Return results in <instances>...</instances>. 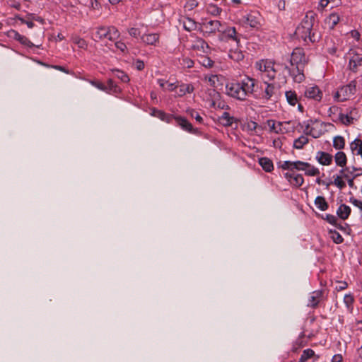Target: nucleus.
I'll return each instance as SVG.
<instances>
[{
    "mask_svg": "<svg viewBox=\"0 0 362 362\" xmlns=\"http://www.w3.org/2000/svg\"><path fill=\"white\" fill-rule=\"evenodd\" d=\"M304 67L300 66H286L285 69L288 71L290 76L296 83H301L305 79Z\"/></svg>",
    "mask_w": 362,
    "mask_h": 362,
    "instance_id": "nucleus-14",
    "label": "nucleus"
},
{
    "mask_svg": "<svg viewBox=\"0 0 362 362\" xmlns=\"http://www.w3.org/2000/svg\"><path fill=\"white\" fill-rule=\"evenodd\" d=\"M255 69L257 76L263 82L273 81L276 75L274 63L269 59H261L255 62Z\"/></svg>",
    "mask_w": 362,
    "mask_h": 362,
    "instance_id": "nucleus-3",
    "label": "nucleus"
},
{
    "mask_svg": "<svg viewBox=\"0 0 362 362\" xmlns=\"http://www.w3.org/2000/svg\"><path fill=\"white\" fill-rule=\"evenodd\" d=\"M358 110L354 107L343 108L338 114L337 118H332L334 122H339L348 126L354 123L358 118Z\"/></svg>",
    "mask_w": 362,
    "mask_h": 362,
    "instance_id": "nucleus-5",
    "label": "nucleus"
},
{
    "mask_svg": "<svg viewBox=\"0 0 362 362\" xmlns=\"http://www.w3.org/2000/svg\"><path fill=\"white\" fill-rule=\"evenodd\" d=\"M72 41L74 44H76L81 49H87L88 43L87 42L78 35H75L72 37Z\"/></svg>",
    "mask_w": 362,
    "mask_h": 362,
    "instance_id": "nucleus-41",
    "label": "nucleus"
},
{
    "mask_svg": "<svg viewBox=\"0 0 362 362\" xmlns=\"http://www.w3.org/2000/svg\"><path fill=\"white\" fill-rule=\"evenodd\" d=\"M343 14L344 13L341 10L332 12L325 18L324 23L325 26L329 30H333L339 22L344 21Z\"/></svg>",
    "mask_w": 362,
    "mask_h": 362,
    "instance_id": "nucleus-13",
    "label": "nucleus"
},
{
    "mask_svg": "<svg viewBox=\"0 0 362 362\" xmlns=\"http://www.w3.org/2000/svg\"><path fill=\"white\" fill-rule=\"evenodd\" d=\"M362 65V54H355L349 59V66L350 70L356 72L357 68Z\"/></svg>",
    "mask_w": 362,
    "mask_h": 362,
    "instance_id": "nucleus-26",
    "label": "nucleus"
},
{
    "mask_svg": "<svg viewBox=\"0 0 362 362\" xmlns=\"http://www.w3.org/2000/svg\"><path fill=\"white\" fill-rule=\"evenodd\" d=\"M356 90V81H351L348 84L340 87L334 94V100L337 102H342L349 99L354 95Z\"/></svg>",
    "mask_w": 362,
    "mask_h": 362,
    "instance_id": "nucleus-6",
    "label": "nucleus"
},
{
    "mask_svg": "<svg viewBox=\"0 0 362 362\" xmlns=\"http://www.w3.org/2000/svg\"><path fill=\"white\" fill-rule=\"evenodd\" d=\"M208 81L212 86H214L216 82L218 81V77L216 75H211L208 77Z\"/></svg>",
    "mask_w": 362,
    "mask_h": 362,
    "instance_id": "nucleus-60",
    "label": "nucleus"
},
{
    "mask_svg": "<svg viewBox=\"0 0 362 362\" xmlns=\"http://www.w3.org/2000/svg\"><path fill=\"white\" fill-rule=\"evenodd\" d=\"M343 107H339L336 105L331 106L328 110V113L330 117L333 116V118H337L340 110H342Z\"/></svg>",
    "mask_w": 362,
    "mask_h": 362,
    "instance_id": "nucleus-46",
    "label": "nucleus"
},
{
    "mask_svg": "<svg viewBox=\"0 0 362 362\" xmlns=\"http://www.w3.org/2000/svg\"><path fill=\"white\" fill-rule=\"evenodd\" d=\"M141 40L146 45L156 47L160 42V35L158 33L146 32L141 36Z\"/></svg>",
    "mask_w": 362,
    "mask_h": 362,
    "instance_id": "nucleus-18",
    "label": "nucleus"
},
{
    "mask_svg": "<svg viewBox=\"0 0 362 362\" xmlns=\"http://www.w3.org/2000/svg\"><path fill=\"white\" fill-rule=\"evenodd\" d=\"M330 233H332V238L335 243L339 244L343 242L344 239L339 233L337 231L332 232V230L330 231Z\"/></svg>",
    "mask_w": 362,
    "mask_h": 362,
    "instance_id": "nucleus-53",
    "label": "nucleus"
},
{
    "mask_svg": "<svg viewBox=\"0 0 362 362\" xmlns=\"http://www.w3.org/2000/svg\"><path fill=\"white\" fill-rule=\"evenodd\" d=\"M199 63L206 68H211L213 66L214 62L212 59L206 56H201Z\"/></svg>",
    "mask_w": 362,
    "mask_h": 362,
    "instance_id": "nucleus-43",
    "label": "nucleus"
},
{
    "mask_svg": "<svg viewBox=\"0 0 362 362\" xmlns=\"http://www.w3.org/2000/svg\"><path fill=\"white\" fill-rule=\"evenodd\" d=\"M344 178L341 175L334 176V184L339 189H342L345 186V182L342 180Z\"/></svg>",
    "mask_w": 362,
    "mask_h": 362,
    "instance_id": "nucleus-51",
    "label": "nucleus"
},
{
    "mask_svg": "<svg viewBox=\"0 0 362 362\" xmlns=\"http://www.w3.org/2000/svg\"><path fill=\"white\" fill-rule=\"evenodd\" d=\"M244 95L245 100L251 95L256 96L255 83L256 80L249 76H245L240 81H237Z\"/></svg>",
    "mask_w": 362,
    "mask_h": 362,
    "instance_id": "nucleus-7",
    "label": "nucleus"
},
{
    "mask_svg": "<svg viewBox=\"0 0 362 362\" xmlns=\"http://www.w3.org/2000/svg\"><path fill=\"white\" fill-rule=\"evenodd\" d=\"M112 74L115 77L119 79L123 83H127L129 81L128 75L123 71L119 69H112Z\"/></svg>",
    "mask_w": 362,
    "mask_h": 362,
    "instance_id": "nucleus-37",
    "label": "nucleus"
},
{
    "mask_svg": "<svg viewBox=\"0 0 362 362\" xmlns=\"http://www.w3.org/2000/svg\"><path fill=\"white\" fill-rule=\"evenodd\" d=\"M285 96L288 103L292 106H295L298 103L297 95L293 90L286 91Z\"/></svg>",
    "mask_w": 362,
    "mask_h": 362,
    "instance_id": "nucleus-35",
    "label": "nucleus"
},
{
    "mask_svg": "<svg viewBox=\"0 0 362 362\" xmlns=\"http://www.w3.org/2000/svg\"><path fill=\"white\" fill-rule=\"evenodd\" d=\"M18 42H19L21 45L29 48H32L35 46L34 44L32 42H30L28 37L22 35L19 40H18Z\"/></svg>",
    "mask_w": 362,
    "mask_h": 362,
    "instance_id": "nucleus-49",
    "label": "nucleus"
},
{
    "mask_svg": "<svg viewBox=\"0 0 362 362\" xmlns=\"http://www.w3.org/2000/svg\"><path fill=\"white\" fill-rule=\"evenodd\" d=\"M128 33L130 36L137 38L139 36L141 35L140 30L137 28H131L129 29Z\"/></svg>",
    "mask_w": 362,
    "mask_h": 362,
    "instance_id": "nucleus-55",
    "label": "nucleus"
},
{
    "mask_svg": "<svg viewBox=\"0 0 362 362\" xmlns=\"http://www.w3.org/2000/svg\"><path fill=\"white\" fill-rule=\"evenodd\" d=\"M316 160L322 165H329L333 160L331 154L325 151H317L315 155Z\"/></svg>",
    "mask_w": 362,
    "mask_h": 362,
    "instance_id": "nucleus-20",
    "label": "nucleus"
},
{
    "mask_svg": "<svg viewBox=\"0 0 362 362\" xmlns=\"http://www.w3.org/2000/svg\"><path fill=\"white\" fill-rule=\"evenodd\" d=\"M306 63L307 58L304 50L300 47L295 48L291 54L290 65L293 66H300V67H301L305 66Z\"/></svg>",
    "mask_w": 362,
    "mask_h": 362,
    "instance_id": "nucleus-12",
    "label": "nucleus"
},
{
    "mask_svg": "<svg viewBox=\"0 0 362 362\" xmlns=\"http://www.w3.org/2000/svg\"><path fill=\"white\" fill-rule=\"evenodd\" d=\"M345 146V140L341 136H336L333 139V147L337 150L344 148Z\"/></svg>",
    "mask_w": 362,
    "mask_h": 362,
    "instance_id": "nucleus-40",
    "label": "nucleus"
},
{
    "mask_svg": "<svg viewBox=\"0 0 362 362\" xmlns=\"http://www.w3.org/2000/svg\"><path fill=\"white\" fill-rule=\"evenodd\" d=\"M341 4V0H320L317 10L322 11L328 6H330V8H333L339 6Z\"/></svg>",
    "mask_w": 362,
    "mask_h": 362,
    "instance_id": "nucleus-30",
    "label": "nucleus"
},
{
    "mask_svg": "<svg viewBox=\"0 0 362 362\" xmlns=\"http://www.w3.org/2000/svg\"><path fill=\"white\" fill-rule=\"evenodd\" d=\"M259 164L266 172H271L274 169L272 161L267 157L260 158L259 159Z\"/></svg>",
    "mask_w": 362,
    "mask_h": 362,
    "instance_id": "nucleus-34",
    "label": "nucleus"
},
{
    "mask_svg": "<svg viewBox=\"0 0 362 362\" xmlns=\"http://www.w3.org/2000/svg\"><path fill=\"white\" fill-rule=\"evenodd\" d=\"M187 113L193 118L195 119V120L199 123H203V118L201 117V115L194 110H188Z\"/></svg>",
    "mask_w": 362,
    "mask_h": 362,
    "instance_id": "nucleus-48",
    "label": "nucleus"
},
{
    "mask_svg": "<svg viewBox=\"0 0 362 362\" xmlns=\"http://www.w3.org/2000/svg\"><path fill=\"white\" fill-rule=\"evenodd\" d=\"M228 57L235 62H239L243 59L244 54L240 50L230 49L228 52Z\"/></svg>",
    "mask_w": 362,
    "mask_h": 362,
    "instance_id": "nucleus-39",
    "label": "nucleus"
},
{
    "mask_svg": "<svg viewBox=\"0 0 362 362\" xmlns=\"http://www.w3.org/2000/svg\"><path fill=\"white\" fill-rule=\"evenodd\" d=\"M105 45L107 47H108L109 49L112 50L113 52H119V54H122L123 55H125L128 53V49H127L126 44L121 40L115 41V45H114L115 49L111 48L110 46H112V45L109 44L107 42L105 43Z\"/></svg>",
    "mask_w": 362,
    "mask_h": 362,
    "instance_id": "nucleus-23",
    "label": "nucleus"
},
{
    "mask_svg": "<svg viewBox=\"0 0 362 362\" xmlns=\"http://www.w3.org/2000/svg\"><path fill=\"white\" fill-rule=\"evenodd\" d=\"M93 86L97 88L98 89L100 90H103V91H105V92H108L107 90V87H106V86H105L103 83L99 82V81H93V80H88V81Z\"/></svg>",
    "mask_w": 362,
    "mask_h": 362,
    "instance_id": "nucleus-47",
    "label": "nucleus"
},
{
    "mask_svg": "<svg viewBox=\"0 0 362 362\" xmlns=\"http://www.w3.org/2000/svg\"><path fill=\"white\" fill-rule=\"evenodd\" d=\"M315 205L320 211H326L328 209V204L324 197L317 196L315 199Z\"/></svg>",
    "mask_w": 362,
    "mask_h": 362,
    "instance_id": "nucleus-36",
    "label": "nucleus"
},
{
    "mask_svg": "<svg viewBox=\"0 0 362 362\" xmlns=\"http://www.w3.org/2000/svg\"><path fill=\"white\" fill-rule=\"evenodd\" d=\"M224 37H226L229 40H232L235 42L236 45H238L239 40L236 35V30L234 27H229L226 28V26L223 25V31L221 32Z\"/></svg>",
    "mask_w": 362,
    "mask_h": 362,
    "instance_id": "nucleus-25",
    "label": "nucleus"
},
{
    "mask_svg": "<svg viewBox=\"0 0 362 362\" xmlns=\"http://www.w3.org/2000/svg\"><path fill=\"white\" fill-rule=\"evenodd\" d=\"M347 286H348V284H347V283H346V282H345V281H341V282H339V286H336V289H337V291H342V290H344V289L346 288H347Z\"/></svg>",
    "mask_w": 362,
    "mask_h": 362,
    "instance_id": "nucleus-62",
    "label": "nucleus"
},
{
    "mask_svg": "<svg viewBox=\"0 0 362 362\" xmlns=\"http://www.w3.org/2000/svg\"><path fill=\"white\" fill-rule=\"evenodd\" d=\"M263 83L266 85V87L259 97L267 100H270L274 94L275 86L274 83H269V81Z\"/></svg>",
    "mask_w": 362,
    "mask_h": 362,
    "instance_id": "nucleus-22",
    "label": "nucleus"
},
{
    "mask_svg": "<svg viewBox=\"0 0 362 362\" xmlns=\"http://www.w3.org/2000/svg\"><path fill=\"white\" fill-rule=\"evenodd\" d=\"M120 36L118 29L115 26H101L95 28L92 38L96 42L107 40L110 42L115 41Z\"/></svg>",
    "mask_w": 362,
    "mask_h": 362,
    "instance_id": "nucleus-4",
    "label": "nucleus"
},
{
    "mask_svg": "<svg viewBox=\"0 0 362 362\" xmlns=\"http://www.w3.org/2000/svg\"><path fill=\"white\" fill-rule=\"evenodd\" d=\"M361 168H358L354 166L345 167L339 170L341 176L348 181L353 182L354 179L359 175Z\"/></svg>",
    "mask_w": 362,
    "mask_h": 362,
    "instance_id": "nucleus-16",
    "label": "nucleus"
},
{
    "mask_svg": "<svg viewBox=\"0 0 362 362\" xmlns=\"http://www.w3.org/2000/svg\"><path fill=\"white\" fill-rule=\"evenodd\" d=\"M308 138L306 136L302 135L294 141L293 147L296 149H301L308 143Z\"/></svg>",
    "mask_w": 362,
    "mask_h": 362,
    "instance_id": "nucleus-38",
    "label": "nucleus"
},
{
    "mask_svg": "<svg viewBox=\"0 0 362 362\" xmlns=\"http://www.w3.org/2000/svg\"><path fill=\"white\" fill-rule=\"evenodd\" d=\"M151 115L158 117L161 121L165 122L167 123H171L172 119H174V117L175 116L174 115L167 114L165 112L157 110L156 108H153L151 110Z\"/></svg>",
    "mask_w": 362,
    "mask_h": 362,
    "instance_id": "nucleus-21",
    "label": "nucleus"
},
{
    "mask_svg": "<svg viewBox=\"0 0 362 362\" xmlns=\"http://www.w3.org/2000/svg\"><path fill=\"white\" fill-rule=\"evenodd\" d=\"M174 119L176 121L177 124L184 131L194 134H198L199 133L198 129L193 128L191 123H189L186 118L175 115Z\"/></svg>",
    "mask_w": 362,
    "mask_h": 362,
    "instance_id": "nucleus-17",
    "label": "nucleus"
},
{
    "mask_svg": "<svg viewBox=\"0 0 362 362\" xmlns=\"http://www.w3.org/2000/svg\"><path fill=\"white\" fill-rule=\"evenodd\" d=\"M257 127V124L255 122H252V121L248 122L247 124V127L248 130H250L251 132L255 131Z\"/></svg>",
    "mask_w": 362,
    "mask_h": 362,
    "instance_id": "nucleus-59",
    "label": "nucleus"
},
{
    "mask_svg": "<svg viewBox=\"0 0 362 362\" xmlns=\"http://www.w3.org/2000/svg\"><path fill=\"white\" fill-rule=\"evenodd\" d=\"M262 17L257 11H250L243 16V23L245 27L258 29L261 26Z\"/></svg>",
    "mask_w": 362,
    "mask_h": 362,
    "instance_id": "nucleus-9",
    "label": "nucleus"
},
{
    "mask_svg": "<svg viewBox=\"0 0 362 362\" xmlns=\"http://www.w3.org/2000/svg\"><path fill=\"white\" fill-rule=\"evenodd\" d=\"M201 26L204 33L211 35L222 32L223 24L218 20H210L203 22Z\"/></svg>",
    "mask_w": 362,
    "mask_h": 362,
    "instance_id": "nucleus-11",
    "label": "nucleus"
},
{
    "mask_svg": "<svg viewBox=\"0 0 362 362\" xmlns=\"http://www.w3.org/2000/svg\"><path fill=\"white\" fill-rule=\"evenodd\" d=\"M334 161L337 166L344 168L347 163V158L344 152L338 151L334 155Z\"/></svg>",
    "mask_w": 362,
    "mask_h": 362,
    "instance_id": "nucleus-33",
    "label": "nucleus"
},
{
    "mask_svg": "<svg viewBox=\"0 0 362 362\" xmlns=\"http://www.w3.org/2000/svg\"><path fill=\"white\" fill-rule=\"evenodd\" d=\"M332 362H342V356L341 354H335L332 356Z\"/></svg>",
    "mask_w": 362,
    "mask_h": 362,
    "instance_id": "nucleus-64",
    "label": "nucleus"
},
{
    "mask_svg": "<svg viewBox=\"0 0 362 362\" xmlns=\"http://www.w3.org/2000/svg\"><path fill=\"white\" fill-rule=\"evenodd\" d=\"M305 96L315 101H320L322 98V92L317 86H310L306 88Z\"/></svg>",
    "mask_w": 362,
    "mask_h": 362,
    "instance_id": "nucleus-19",
    "label": "nucleus"
},
{
    "mask_svg": "<svg viewBox=\"0 0 362 362\" xmlns=\"http://www.w3.org/2000/svg\"><path fill=\"white\" fill-rule=\"evenodd\" d=\"M203 99L208 104L209 107L213 108H221V95L214 88H207L203 95Z\"/></svg>",
    "mask_w": 362,
    "mask_h": 362,
    "instance_id": "nucleus-8",
    "label": "nucleus"
},
{
    "mask_svg": "<svg viewBox=\"0 0 362 362\" xmlns=\"http://www.w3.org/2000/svg\"><path fill=\"white\" fill-rule=\"evenodd\" d=\"M7 36L18 41L21 37V35L16 30L11 29L8 31Z\"/></svg>",
    "mask_w": 362,
    "mask_h": 362,
    "instance_id": "nucleus-54",
    "label": "nucleus"
},
{
    "mask_svg": "<svg viewBox=\"0 0 362 362\" xmlns=\"http://www.w3.org/2000/svg\"><path fill=\"white\" fill-rule=\"evenodd\" d=\"M218 122L224 127H230L236 121L235 118L228 112H224L218 119Z\"/></svg>",
    "mask_w": 362,
    "mask_h": 362,
    "instance_id": "nucleus-28",
    "label": "nucleus"
},
{
    "mask_svg": "<svg viewBox=\"0 0 362 362\" xmlns=\"http://www.w3.org/2000/svg\"><path fill=\"white\" fill-rule=\"evenodd\" d=\"M350 149L354 155L362 158V139L356 138L350 144Z\"/></svg>",
    "mask_w": 362,
    "mask_h": 362,
    "instance_id": "nucleus-31",
    "label": "nucleus"
},
{
    "mask_svg": "<svg viewBox=\"0 0 362 362\" xmlns=\"http://www.w3.org/2000/svg\"><path fill=\"white\" fill-rule=\"evenodd\" d=\"M344 302L346 306L351 305L354 302V298L351 294H346L344 296Z\"/></svg>",
    "mask_w": 362,
    "mask_h": 362,
    "instance_id": "nucleus-58",
    "label": "nucleus"
},
{
    "mask_svg": "<svg viewBox=\"0 0 362 362\" xmlns=\"http://www.w3.org/2000/svg\"><path fill=\"white\" fill-rule=\"evenodd\" d=\"M177 88V84L176 85L175 83H168L167 82V90L169 91H174Z\"/></svg>",
    "mask_w": 362,
    "mask_h": 362,
    "instance_id": "nucleus-63",
    "label": "nucleus"
},
{
    "mask_svg": "<svg viewBox=\"0 0 362 362\" xmlns=\"http://www.w3.org/2000/svg\"><path fill=\"white\" fill-rule=\"evenodd\" d=\"M325 219L329 222L330 224L336 225L337 222V218L335 216L332 214H326Z\"/></svg>",
    "mask_w": 362,
    "mask_h": 362,
    "instance_id": "nucleus-56",
    "label": "nucleus"
},
{
    "mask_svg": "<svg viewBox=\"0 0 362 362\" xmlns=\"http://www.w3.org/2000/svg\"><path fill=\"white\" fill-rule=\"evenodd\" d=\"M279 167L288 171L284 173V177L291 185L297 187H300L303 184L304 179L302 175L294 173V170L303 171L308 176H316L320 173L317 168L309 163L300 160L279 162Z\"/></svg>",
    "mask_w": 362,
    "mask_h": 362,
    "instance_id": "nucleus-1",
    "label": "nucleus"
},
{
    "mask_svg": "<svg viewBox=\"0 0 362 362\" xmlns=\"http://www.w3.org/2000/svg\"><path fill=\"white\" fill-rule=\"evenodd\" d=\"M106 87H107V93L111 92L117 93L121 91L120 88L113 81L112 79H108Z\"/></svg>",
    "mask_w": 362,
    "mask_h": 362,
    "instance_id": "nucleus-42",
    "label": "nucleus"
},
{
    "mask_svg": "<svg viewBox=\"0 0 362 362\" xmlns=\"http://www.w3.org/2000/svg\"><path fill=\"white\" fill-rule=\"evenodd\" d=\"M350 213L351 208L344 204H341L337 210V216L342 220L347 219Z\"/></svg>",
    "mask_w": 362,
    "mask_h": 362,
    "instance_id": "nucleus-32",
    "label": "nucleus"
},
{
    "mask_svg": "<svg viewBox=\"0 0 362 362\" xmlns=\"http://www.w3.org/2000/svg\"><path fill=\"white\" fill-rule=\"evenodd\" d=\"M191 48L200 54H207L210 52V47L206 42L198 37H196L194 40L192 41Z\"/></svg>",
    "mask_w": 362,
    "mask_h": 362,
    "instance_id": "nucleus-15",
    "label": "nucleus"
},
{
    "mask_svg": "<svg viewBox=\"0 0 362 362\" xmlns=\"http://www.w3.org/2000/svg\"><path fill=\"white\" fill-rule=\"evenodd\" d=\"M226 93L229 97L233 98L237 100H245L242 90L239 86V83L237 82V81H233L226 83Z\"/></svg>",
    "mask_w": 362,
    "mask_h": 362,
    "instance_id": "nucleus-10",
    "label": "nucleus"
},
{
    "mask_svg": "<svg viewBox=\"0 0 362 362\" xmlns=\"http://www.w3.org/2000/svg\"><path fill=\"white\" fill-rule=\"evenodd\" d=\"M90 6L93 9H98L100 6V3L98 0H90Z\"/></svg>",
    "mask_w": 362,
    "mask_h": 362,
    "instance_id": "nucleus-61",
    "label": "nucleus"
},
{
    "mask_svg": "<svg viewBox=\"0 0 362 362\" xmlns=\"http://www.w3.org/2000/svg\"><path fill=\"white\" fill-rule=\"evenodd\" d=\"M208 12L211 13L213 16H218L221 13L222 9L219 7H218L215 4H209L208 6Z\"/></svg>",
    "mask_w": 362,
    "mask_h": 362,
    "instance_id": "nucleus-45",
    "label": "nucleus"
},
{
    "mask_svg": "<svg viewBox=\"0 0 362 362\" xmlns=\"http://www.w3.org/2000/svg\"><path fill=\"white\" fill-rule=\"evenodd\" d=\"M315 354V352L313 350L310 349H305L303 351V354L300 356V362H305L308 359L310 358L312 356H313Z\"/></svg>",
    "mask_w": 362,
    "mask_h": 362,
    "instance_id": "nucleus-44",
    "label": "nucleus"
},
{
    "mask_svg": "<svg viewBox=\"0 0 362 362\" xmlns=\"http://www.w3.org/2000/svg\"><path fill=\"white\" fill-rule=\"evenodd\" d=\"M305 132L306 134L311 135L313 138H318L320 136V133L315 131L314 128H310L309 125H307L305 129Z\"/></svg>",
    "mask_w": 362,
    "mask_h": 362,
    "instance_id": "nucleus-52",
    "label": "nucleus"
},
{
    "mask_svg": "<svg viewBox=\"0 0 362 362\" xmlns=\"http://www.w3.org/2000/svg\"><path fill=\"white\" fill-rule=\"evenodd\" d=\"M289 124L287 122H277L276 134H285L288 132L287 129L284 127L285 124Z\"/></svg>",
    "mask_w": 362,
    "mask_h": 362,
    "instance_id": "nucleus-50",
    "label": "nucleus"
},
{
    "mask_svg": "<svg viewBox=\"0 0 362 362\" xmlns=\"http://www.w3.org/2000/svg\"><path fill=\"white\" fill-rule=\"evenodd\" d=\"M314 21L315 17L313 13H308L296 30V35L306 43L316 42L320 38L319 33L313 29Z\"/></svg>",
    "mask_w": 362,
    "mask_h": 362,
    "instance_id": "nucleus-2",
    "label": "nucleus"
},
{
    "mask_svg": "<svg viewBox=\"0 0 362 362\" xmlns=\"http://www.w3.org/2000/svg\"><path fill=\"white\" fill-rule=\"evenodd\" d=\"M178 90L176 91V97H183L187 93H192L194 90V87L192 83L177 84Z\"/></svg>",
    "mask_w": 362,
    "mask_h": 362,
    "instance_id": "nucleus-24",
    "label": "nucleus"
},
{
    "mask_svg": "<svg viewBox=\"0 0 362 362\" xmlns=\"http://www.w3.org/2000/svg\"><path fill=\"white\" fill-rule=\"evenodd\" d=\"M322 291L317 290V291H315L313 293H311L309 300H308V306H310L312 308L316 307L318 305V303H320V301L322 298Z\"/></svg>",
    "mask_w": 362,
    "mask_h": 362,
    "instance_id": "nucleus-27",
    "label": "nucleus"
},
{
    "mask_svg": "<svg viewBox=\"0 0 362 362\" xmlns=\"http://www.w3.org/2000/svg\"><path fill=\"white\" fill-rule=\"evenodd\" d=\"M267 125L269 126L271 132H274L276 133V126H277L276 122H275L273 119H269V120H267Z\"/></svg>",
    "mask_w": 362,
    "mask_h": 362,
    "instance_id": "nucleus-57",
    "label": "nucleus"
},
{
    "mask_svg": "<svg viewBox=\"0 0 362 362\" xmlns=\"http://www.w3.org/2000/svg\"><path fill=\"white\" fill-rule=\"evenodd\" d=\"M180 23L187 31L195 30L197 28V23L191 18L184 17L180 20Z\"/></svg>",
    "mask_w": 362,
    "mask_h": 362,
    "instance_id": "nucleus-29",
    "label": "nucleus"
}]
</instances>
